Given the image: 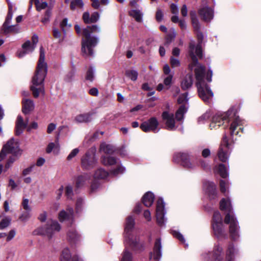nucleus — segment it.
I'll list each match as a JSON object with an SVG mask.
<instances>
[{"mask_svg":"<svg viewBox=\"0 0 261 261\" xmlns=\"http://www.w3.org/2000/svg\"><path fill=\"white\" fill-rule=\"evenodd\" d=\"M101 163L106 166H110L117 164L116 159L112 156H103L101 158Z\"/></svg>","mask_w":261,"mask_h":261,"instance_id":"30","label":"nucleus"},{"mask_svg":"<svg viewBox=\"0 0 261 261\" xmlns=\"http://www.w3.org/2000/svg\"><path fill=\"white\" fill-rule=\"evenodd\" d=\"M99 18V14L97 12H93L90 17L91 23L96 22Z\"/></svg>","mask_w":261,"mask_h":261,"instance_id":"55","label":"nucleus"},{"mask_svg":"<svg viewBox=\"0 0 261 261\" xmlns=\"http://www.w3.org/2000/svg\"><path fill=\"white\" fill-rule=\"evenodd\" d=\"M30 211H27L19 217V219L22 221H27L30 217Z\"/></svg>","mask_w":261,"mask_h":261,"instance_id":"58","label":"nucleus"},{"mask_svg":"<svg viewBox=\"0 0 261 261\" xmlns=\"http://www.w3.org/2000/svg\"><path fill=\"white\" fill-rule=\"evenodd\" d=\"M124 171L125 168L121 165H118V167L115 169L112 170L111 171V173L114 175H117L118 174L123 173Z\"/></svg>","mask_w":261,"mask_h":261,"instance_id":"44","label":"nucleus"},{"mask_svg":"<svg viewBox=\"0 0 261 261\" xmlns=\"http://www.w3.org/2000/svg\"><path fill=\"white\" fill-rule=\"evenodd\" d=\"M162 117L165 124V128L168 130H176L174 116L173 113L169 111H164L162 113Z\"/></svg>","mask_w":261,"mask_h":261,"instance_id":"13","label":"nucleus"},{"mask_svg":"<svg viewBox=\"0 0 261 261\" xmlns=\"http://www.w3.org/2000/svg\"><path fill=\"white\" fill-rule=\"evenodd\" d=\"M187 108L185 105H181L176 112L175 116L178 121L181 120L184 118V115L186 113Z\"/></svg>","mask_w":261,"mask_h":261,"instance_id":"32","label":"nucleus"},{"mask_svg":"<svg viewBox=\"0 0 261 261\" xmlns=\"http://www.w3.org/2000/svg\"><path fill=\"white\" fill-rule=\"evenodd\" d=\"M188 93H185L184 94H182V95H180V96L178 97L177 99V101L179 103H183L185 102L188 101Z\"/></svg>","mask_w":261,"mask_h":261,"instance_id":"52","label":"nucleus"},{"mask_svg":"<svg viewBox=\"0 0 261 261\" xmlns=\"http://www.w3.org/2000/svg\"><path fill=\"white\" fill-rule=\"evenodd\" d=\"M162 247L160 239L156 240L154 243L153 253L151 252L150 254V259L153 258L155 260L159 259L162 255L161 249Z\"/></svg>","mask_w":261,"mask_h":261,"instance_id":"19","label":"nucleus"},{"mask_svg":"<svg viewBox=\"0 0 261 261\" xmlns=\"http://www.w3.org/2000/svg\"><path fill=\"white\" fill-rule=\"evenodd\" d=\"M175 156L179 158L182 166L188 169H193L198 165L197 163L194 161L191 162L189 158L188 155L186 153H178L175 155Z\"/></svg>","mask_w":261,"mask_h":261,"instance_id":"17","label":"nucleus"},{"mask_svg":"<svg viewBox=\"0 0 261 261\" xmlns=\"http://www.w3.org/2000/svg\"><path fill=\"white\" fill-rule=\"evenodd\" d=\"M109 175V173L102 168L98 169L94 174V177L98 179H104Z\"/></svg>","mask_w":261,"mask_h":261,"instance_id":"31","label":"nucleus"},{"mask_svg":"<svg viewBox=\"0 0 261 261\" xmlns=\"http://www.w3.org/2000/svg\"><path fill=\"white\" fill-rule=\"evenodd\" d=\"M159 122L155 117H152L146 121L143 122L140 128L144 132H153L154 133L158 132L159 129H158Z\"/></svg>","mask_w":261,"mask_h":261,"instance_id":"14","label":"nucleus"},{"mask_svg":"<svg viewBox=\"0 0 261 261\" xmlns=\"http://www.w3.org/2000/svg\"><path fill=\"white\" fill-rule=\"evenodd\" d=\"M65 194L68 199H71L73 195V188L70 185H67L65 188Z\"/></svg>","mask_w":261,"mask_h":261,"instance_id":"43","label":"nucleus"},{"mask_svg":"<svg viewBox=\"0 0 261 261\" xmlns=\"http://www.w3.org/2000/svg\"><path fill=\"white\" fill-rule=\"evenodd\" d=\"M11 219L8 217L3 219L0 222V229H3L8 227L9 225Z\"/></svg>","mask_w":261,"mask_h":261,"instance_id":"42","label":"nucleus"},{"mask_svg":"<svg viewBox=\"0 0 261 261\" xmlns=\"http://www.w3.org/2000/svg\"><path fill=\"white\" fill-rule=\"evenodd\" d=\"M121 261H133L132 254L127 249L123 252Z\"/></svg>","mask_w":261,"mask_h":261,"instance_id":"37","label":"nucleus"},{"mask_svg":"<svg viewBox=\"0 0 261 261\" xmlns=\"http://www.w3.org/2000/svg\"><path fill=\"white\" fill-rule=\"evenodd\" d=\"M28 124V119L27 118L24 121L22 117L18 115L15 122V135L16 136L21 135L23 130L27 127Z\"/></svg>","mask_w":261,"mask_h":261,"instance_id":"18","label":"nucleus"},{"mask_svg":"<svg viewBox=\"0 0 261 261\" xmlns=\"http://www.w3.org/2000/svg\"><path fill=\"white\" fill-rule=\"evenodd\" d=\"M222 250V248L221 246L217 245L214 249L213 253H205L202 255L205 261H209L211 257L212 261H221Z\"/></svg>","mask_w":261,"mask_h":261,"instance_id":"16","label":"nucleus"},{"mask_svg":"<svg viewBox=\"0 0 261 261\" xmlns=\"http://www.w3.org/2000/svg\"><path fill=\"white\" fill-rule=\"evenodd\" d=\"M230 121H232L230 127L231 135H238V131L236 132L235 130L238 126L242 125V121L237 115L236 110L233 108L230 109L225 113L219 112L216 113L213 117L212 121L210 125V127L211 129H213L215 126L219 127L225 122H228Z\"/></svg>","mask_w":261,"mask_h":261,"instance_id":"3","label":"nucleus"},{"mask_svg":"<svg viewBox=\"0 0 261 261\" xmlns=\"http://www.w3.org/2000/svg\"><path fill=\"white\" fill-rule=\"evenodd\" d=\"M135 224L134 218L129 216L126 219L125 227V241L133 248L136 249L138 246V238L132 232Z\"/></svg>","mask_w":261,"mask_h":261,"instance_id":"7","label":"nucleus"},{"mask_svg":"<svg viewBox=\"0 0 261 261\" xmlns=\"http://www.w3.org/2000/svg\"><path fill=\"white\" fill-rule=\"evenodd\" d=\"M200 27L198 30L194 29L196 32L199 44L196 46H195L193 43H190V56L192 61V63L190 66V67L192 69L193 66H196L194 71L196 80V85L198 89V94L203 101L206 102L213 97V93L204 81L205 67L198 63L196 56V55L197 57L201 58L202 54V48L200 44L202 42L203 35L200 32Z\"/></svg>","mask_w":261,"mask_h":261,"instance_id":"1","label":"nucleus"},{"mask_svg":"<svg viewBox=\"0 0 261 261\" xmlns=\"http://www.w3.org/2000/svg\"><path fill=\"white\" fill-rule=\"evenodd\" d=\"M91 120V114L89 113L80 114L77 115L75 118V121L78 123H86Z\"/></svg>","mask_w":261,"mask_h":261,"instance_id":"28","label":"nucleus"},{"mask_svg":"<svg viewBox=\"0 0 261 261\" xmlns=\"http://www.w3.org/2000/svg\"><path fill=\"white\" fill-rule=\"evenodd\" d=\"M218 172L222 178H225L227 176V173L225 166L220 164L218 167Z\"/></svg>","mask_w":261,"mask_h":261,"instance_id":"41","label":"nucleus"},{"mask_svg":"<svg viewBox=\"0 0 261 261\" xmlns=\"http://www.w3.org/2000/svg\"><path fill=\"white\" fill-rule=\"evenodd\" d=\"M99 28L97 25L88 26L83 30L84 38L82 41V51L84 56H93V48L97 44L98 39L91 36V34L98 32Z\"/></svg>","mask_w":261,"mask_h":261,"instance_id":"5","label":"nucleus"},{"mask_svg":"<svg viewBox=\"0 0 261 261\" xmlns=\"http://www.w3.org/2000/svg\"><path fill=\"white\" fill-rule=\"evenodd\" d=\"M61 229V226L59 223L53 220H49L45 227H40L33 232L34 235L46 236L48 238H51L55 233L59 232Z\"/></svg>","mask_w":261,"mask_h":261,"instance_id":"6","label":"nucleus"},{"mask_svg":"<svg viewBox=\"0 0 261 261\" xmlns=\"http://www.w3.org/2000/svg\"><path fill=\"white\" fill-rule=\"evenodd\" d=\"M204 188L205 189L206 192L208 194L210 197L211 198H214L215 196L217 195L216 186L215 184L213 182L206 181L204 184Z\"/></svg>","mask_w":261,"mask_h":261,"instance_id":"22","label":"nucleus"},{"mask_svg":"<svg viewBox=\"0 0 261 261\" xmlns=\"http://www.w3.org/2000/svg\"><path fill=\"white\" fill-rule=\"evenodd\" d=\"M12 6L9 5V12L6 20L3 24H10L12 19L13 14L12 12Z\"/></svg>","mask_w":261,"mask_h":261,"instance_id":"40","label":"nucleus"},{"mask_svg":"<svg viewBox=\"0 0 261 261\" xmlns=\"http://www.w3.org/2000/svg\"><path fill=\"white\" fill-rule=\"evenodd\" d=\"M193 84V75L192 74H187L181 82V87L186 90L190 88Z\"/></svg>","mask_w":261,"mask_h":261,"instance_id":"25","label":"nucleus"},{"mask_svg":"<svg viewBox=\"0 0 261 261\" xmlns=\"http://www.w3.org/2000/svg\"><path fill=\"white\" fill-rule=\"evenodd\" d=\"M154 196L152 193L147 192L142 198V202L145 206L149 207L152 205L154 201Z\"/></svg>","mask_w":261,"mask_h":261,"instance_id":"27","label":"nucleus"},{"mask_svg":"<svg viewBox=\"0 0 261 261\" xmlns=\"http://www.w3.org/2000/svg\"><path fill=\"white\" fill-rule=\"evenodd\" d=\"M212 227L214 233L217 238H226L227 237V234L222 223V216L218 211H216L214 213Z\"/></svg>","mask_w":261,"mask_h":261,"instance_id":"8","label":"nucleus"},{"mask_svg":"<svg viewBox=\"0 0 261 261\" xmlns=\"http://www.w3.org/2000/svg\"><path fill=\"white\" fill-rule=\"evenodd\" d=\"M234 252V249L233 247V246L232 244H230L228 246L227 252H226V258L225 261H232L233 259V255Z\"/></svg>","mask_w":261,"mask_h":261,"instance_id":"35","label":"nucleus"},{"mask_svg":"<svg viewBox=\"0 0 261 261\" xmlns=\"http://www.w3.org/2000/svg\"><path fill=\"white\" fill-rule=\"evenodd\" d=\"M34 2L36 5L37 10L38 11L46 8L48 6V4L46 2L40 3L39 0H34Z\"/></svg>","mask_w":261,"mask_h":261,"instance_id":"38","label":"nucleus"},{"mask_svg":"<svg viewBox=\"0 0 261 261\" xmlns=\"http://www.w3.org/2000/svg\"><path fill=\"white\" fill-rule=\"evenodd\" d=\"M90 178V175L88 174H84L77 176L75 180L76 188L79 189L83 187L86 185Z\"/></svg>","mask_w":261,"mask_h":261,"instance_id":"21","label":"nucleus"},{"mask_svg":"<svg viewBox=\"0 0 261 261\" xmlns=\"http://www.w3.org/2000/svg\"><path fill=\"white\" fill-rule=\"evenodd\" d=\"M60 27L63 32L65 31V29L66 28H69L70 27V25L68 24V19L67 18H64L60 24Z\"/></svg>","mask_w":261,"mask_h":261,"instance_id":"54","label":"nucleus"},{"mask_svg":"<svg viewBox=\"0 0 261 261\" xmlns=\"http://www.w3.org/2000/svg\"><path fill=\"white\" fill-rule=\"evenodd\" d=\"M176 33L174 31L173 32L172 34H169L166 38V43L169 44L172 40L175 38Z\"/></svg>","mask_w":261,"mask_h":261,"instance_id":"62","label":"nucleus"},{"mask_svg":"<svg viewBox=\"0 0 261 261\" xmlns=\"http://www.w3.org/2000/svg\"><path fill=\"white\" fill-rule=\"evenodd\" d=\"M51 15V11L50 10H47L46 11L44 16L42 19L41 21L44 24L47 23L49 21V18Z\"/></svg>","mask_w":261,"mask_h":261,"instance_id":"48","label":"nucleus"},{"mask_svg":"<svg viewBox=\"0 0 261 261\" xmlns=\"http://www.w3.org/2000/svg\"><path fill=\"white\" fill-rule=\"evenodd\" d=\"M22 48L23 51H21L18 53V57L21 58L23 57L26 54L32 52L36 47L34 45H32L30 41H27L23 44Z\"/></svg>","mask_w":261,"mask_h":261,"instance_id":"23","label":"nucleus"},{"mask_svg":"<svg viewBox=\"0 0 261 261\" xmlns=\"http://www.w3.org/2000/svg\"><path fill=\"white\" fill-rule=\"evenodd\" d=\"M59 145L58 142H56V143L51 142L49 143L47 145L46 149V151L47 153H49L52 151L54 148H59Z\"/></svg>","mask_w":261,"mask_h":261,"instance_id":"45","label":"nucleus"},{"mask_svg":"<svg viewBox=\"0 0 261 261\" xmlns=\"http://www.w3.org/2000/svg\"><path fill=\"white\" fill-rule=\"evenodd\" d=\"M99 150L107 154H111L114 151V147L111 144L102 143L100 145Z\"/></svg>","mask_w":261,"mask_h":261,"instance_id":"29","label":"nucleus"},{"mask_svg":"<svg viewBox=\"0 0 261 261\" xmlns=\"http://www.w3.org/2000/svg\"><path fill=\"white\" fill-rule=\"evenodd\" d=\"M29 199L24 198L23 199V201L22 202L23 208L27 211H31V208L29 205Z\"/></svg>","mask_w":261,"mask_h":261,"instance_id":"59","label":"nucleus"},{"mask_svg":"<svg viewBox=\"0 0 261 261\" xmlns=\"http://www.w3.org/2000/svg\"><path fill=\"white\" fill-rule=\"evenodd\" d=\"M173 74H170L167 77H166L164 80V84L165 86H168L167 89L170 87L172 80Z\"/></svg>","mask_w":261,"mask_h":261,"instance_id":"51","label":"nucleus"},{"mask_svg":"<svg viewBox=\"0 0 261 261\" xmlns=\"http://www.w3.org/2000/svg\"><path fill=\"white\" fill-rule=\"evenodd\" d=\"M97 160L93 152L87 151L81 158L82 167L86 170L93 168L96 164Z\"/></svg>","mask_w":261,"mask_h":261,"instance_id":"10","label":"nucleus"},{"mask_svg":"<svg viewBox=\"0 0 261 261\" xmlns=\"http://www.w3.org/2000/svg\"><path fill=\"white\" fill-rule=\"evenodd\" d=\"M165 203L162 198H159L156 203V216L158 224L162 226L164 225Z\"/></svg>","mask_w":261,"mask_h":261,"instance_id":"15","label":"nucleus"},{"mask_svg":"<svg viewBox=\"0 0 261 261\" xmlns=\"http://www.w3.org/2000/svg\"><path fill=\"white\" fill-rule=\"evenodd\" d=\"M125 75L133 81H136L137 80L138 72L134 69H128L125 71Z\"/></svg>","mask_w":261,"mask_h":261,"instance_id":"33","label":"nucleus"},{"mask_svg":"<svg viewBox=\"0 0 261 261\" xmlns=\"http://www.w3.org/2000/svg\"><path fill=\"white\" fill-rule=\"evenodd\" d=\"M22 103V111L24 114H28L34 110L35 105L32 100L30 99H23Z\"/></svg>","mask_w":261,"mask_h":261,"instance_id":"20","label":"nucleus"},{"mask_svg":"<svg viewBox=\"0 0 261 261\" xmlns=\"http://www.w3.org/2000/svg\"><path fill=\"white\" fill-rule=\"evenodd\" d=\"M130 15L134 17L137 21H140L142 19V15L139 11L137 10L130 11Z\"/></svg>","mask_w":261,"mask_h":261,"instance_id":"47","label":"nucleus"},{"mask_svg":"<svg viewBox=\"0 0 261 261\" xmlns=\"http://www.w3.org/2000/svg\"><path fill=\"white\" fill-rule=\"evenodd\" d=\"M46 218L47 213L46 212H43L40 214L38 217V219L40 221L43 222L45 221V220H46Z\"/></svg>","mask_w":261,"mask_h":261,"instance_id":"61","label":"nucleus"},{"mask_svg":"<svg viewBox=\"0 0 261 261\" xmlns=\"http://www.w3.org/2000/svg\"><path fill=\"white\" fill-rule=\"evenodd\" d=\"M47 66L45 62V53L42 47L40 48V56L36 70L32 79L30 86L33 96L37 98L40 94H44V81L47 74Z\"/></svg>","mask_w":261,"mask_h":261,"instance_id":"2","label":"nucleus"},{"mask_svg":"<svg viewBox=\"0 0 261 261\" xmlns=\"http://www.w3.org/2000/svg\"><path fill=\"white\" fill-rule=\"evenodd\" d=\"M67 212L62 211L59 214V219L60 221H63L67 219H70L72 218L73 214V210L71 207H68L67 209Z\"/></svg>","mask_w":261,"mask_h":261,"instance_id":"26","label":"nucleus"},{"mask_svg":"<svg viewBox=\"0 0 261 261\" xmlns=\"http://www.w3.org/2000/svg\"><path fill=\"white\" fill-rule=\"evenodd\" d=\"M171 11L172 14L175 15H178V8L176 4H172L171 5Z\"/></svg>","mask_w":261,"mask_h":261,"instance_id":"63","label":"nucleus"},{"mask_svg":"<svg viewBox=\"0 0 261 261\" xmlns=\"http://www.w3.org/2000/svg\"><path fill=\"white\" fill-rule=\"evenodd\" d=\"M94 69L92 67H90L87 72L86 79L87 80L92 82L94 79Z\"/></svg>","mask_w":261,"mask_h":261,"instance_id":"46","label":"nucleus"},{"mask_svg":"<svg viewBox=\"0 0 261 261\" xmlns=\"http://www.w3.org/2000/svg\"><path fill=\"white\" fill-rule=\"evenodd\" d=\"M172 234L174 237L177 238L182 243H185V240L183 236L181 233H180L179 232H178L176 231L173 230V231H172Z\"/></svg>","mask_w":261,"mask_h":261,"instance_id":"49","label":"nucleus"},{"mask_svg":"<svg viewBox=\"0 0 261 261\" xmlns=\"http://www.w3.org/2000/svg\"><path fill=\"white\" fill-rule=\"evenodd\" d=\"M207 3L206 1H202L203 7L198 10V14L202 20L208 22L213 18L214 12L213 10L207 6Z\"/></svg>","mask_w":261,"mask_h":261,"instance_id":"12","label":"nucleus"},{"mask_svg":"<svg viewBox=\"0 0 261 261\" xmlns=\"http://www.w3.org/2000/svg\"><path fill=\"white\" fill-rule=\"evenodd\" d=\"M19 31L18 25L3 24L1 29L2 33L6 35L9 33H17Z\"/></svg>","mask_w":261,"mask_h":261,"instance_id":"24","label":"nucleus"},{"mask_svg":"<svg viewBox=\"0 0 261 261\" xmlns=\"http://www.w3.org/2000/svg\"><path fill=\"white\" fill-rule=\"evenodd\" d=\"M170 64L173 68L178 67L180 64L179 60L173 57L170 58Z\"/></svg>","mask_w":261,"mask_h":261,"instance_id":"50","label":"nucleus"},{"mask_svg":"<svg viewBox=\"0 0 261 261\" xmlns=\"http://www.w3.org/2000/svg\"><path fill=\"white\" fill-rule=\"evenodd\" d=\"M90 13L88 12H85L83 14V19L85 23H91Z\"/></svg>","mask_w":261,"mask_h":261,"instance_id":"53","label":"nucleus"},{"mask_svg":"<svg viewBox=\"0 0 261 261\" xmlns=\"http://www.w3.org/2000/svg\"><path fill=\"white\" fill-rule=\"evenodd\" d=\"M84 6V3L82 0H74L71 2L70 8L73 10L77 7L82 8Z\"/></svg>","mask_w":261,"mask_h":261,"instance_id":"39","label":"nucleus"},{"mask_svg":"<svg viewBox=\"0 0 261 261\" xmlns=\"http://www.w3.org/2000/svg\"><path fill=\"white\" fill-rule=\"evenodd\" d=\"M68 239L70 241L75 242L77 241L80 239V235L77 233V232L73 229L70 230L68 231Z\"/></svg>","mask_w":261,"mask_h":261,"instance_id":"36","label":"nucleus"},{"mask_svg":"<svg viewBox=\"0 0 261 261\" xmlns=\"http://www.w3.org/2000/svg\"><path fill=\"white\" fill-rule=\"evenodd\" d=\"M79 152V149L78 148H75L73 149L69 154L68 155L67 159L68 161L71 160L72 158L75 157L77 153Z\"/></svg>","mask_w":261,"mask_h":261,"instance_id":"56","label":"nucleus"},{"mask_svg":"<svg viewBox=\"0 0 261 261\" xmlns=\"http://www.w3.org/2000/svg\"><path fill=\"white\" fill-rule=\"evenodd\" d=\"M229 153L228 139L226 136H224L218 151V157L221 162H225L228 160Z\"/></svg>","mask_w":261,"mask_h":261,"instance_id":"11","label":"nucleus"},{"mask_svg":"<svg viewBox=\"0 0 261 261\" xmlns=\"http://www.w3.org/2000/svg\"><path fill=\"white\" fill-rule=\"evenodd\" d=\"M220 209L227 212L224 222L229 224V233L232 240H236L239 238V226L236 218L231 213L232 206L229 199H222L220 202Z\"/></svg>","mask_w":261,"mask_h":261,"instance_id":"4","label":"nucleus"},{"mask_svg":"<svg viewBox=\"0 0 261 261\" xmlns=\"http://www.w3.org/2000/svg\"><path fill=\"white\" fill-rule=\"evenodd\" d=\"M210 117V115L208 113H205L203 114L201 116L199 117L198 121L199 123H203L205 121L208 120Z\"/></svg>","mask_w":261,"mask_h":261,"instance_id":"57","label":"nucleus"},{"mask_svg":"<svg viewBox=\"0 0 261 261\" xmlns=\"http://www.w3.org/2000/svg\"><path fill=\"white\" fill-rule=\"evenodd\" d=\"M19 151V148L18 141L15 140L13 138L11 139L3 146L0 152V161L5 158L7 154L11 153L16 155Z\"/></svg>","mask_w":261,"mask_h":261,"instance_id":"9","label":"nucleus"},{"mask_svg":"<svg viewBox=\"0 0 261 261\" xmlns=\"http://www.w3.org/2000/svg\"><path fill=\"white\" fill-rule=\"evenodd\" d=\"M190 16L191 18L192 25L194 29H199L200 27V24L198 19L197 17L196 13L195 11H192L190 12Z\"/></svg>","mask_w":261,"mask_h":261,"instance_id":"34","label":"nucleus"},{"mask_svg":"<svg viewBox=\"0 0 261 261\" xmlns=\"http://www.w3.org/2000/svg\"><path fill=\"white\" fill-rule=\"evenodd\" d=\"M56 128V125L53 123H49L47 126V132L48 134H51Z\"/></svg>","mask_w":261,"mask_h":261,"instance_id":"64","label":"nucleus"},{"mask_svg":"<svg viewBox=\"0 0 261 261\" xmlns=\"http://www.w3.org/2000/svg\"><path fill=\"white\" fill-rule=\"evenodd\" d=\"M16 234V231L14 229L11 230L7 235V241L9 242L13 239Z\"/></svg>","mask_w":261,"mask_h":261,"instance_id":"60","label":"nucleus"}]
</instances>
